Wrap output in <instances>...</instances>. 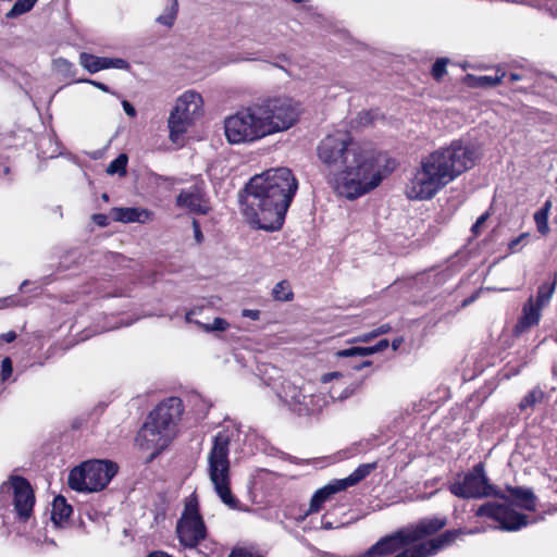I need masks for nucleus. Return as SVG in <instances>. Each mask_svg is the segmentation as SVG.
I'll return each mask as SVG.
<instances>
[{"label":"nucleus","instance_id":"f257e3e1","mask_svg":"<svg viewBox=\"0 0 557 557\" xmlns=\"http://www.w3.org/2000/svg\"><path fill=\"white\" fill-rule=\"evenodd\" d=\"M319 160L330 172H338L330 183L338 195L354 200L376 188L382 180L375 150L352 139L349 133L336 132L317 147Z\"/></svg>","mask_w":557,"mask_h":557},{"label":"nucleus","instance_id":"f03ea898","mask_svg":"<svg viewBox=\"0 0 557 557\" xmlns=\"http://www.w3.org/2000/svg\"><path fill=\"white\" fill-rule=\"evenodd\" d=\"M297 189L298 182L288 168L269 169L247 183L240 196L242 212L253 227L277 231Z\"/></svg>","mask_w":557,"mask_h":557},{"label":"nucleus","instance_id":"7ed1b4c3","mask_svg":"<svg viewBox=\"0 0 557 557\" xmlns=\"http://www.w3.org/2000/svg\"><path fill=\"white\" fill-rule=\"evenodd\" d=\"M478 158L476 149L469 141L455 139L423 157L420 166L407 185L406 195L411 200H430L459 175L472 169Z\"/></svg>","mask_w":557,"mask_h":557},{"label":"nucleus","instance_id":"20e7f679","mask_svg":"<svg viewBox=\"0 0 557 557\" xmlns=\"http://www.w3.org/2000/svg\"><path fill=\"white\" fill-rule=\"evenodd\" d=\"M232 432L222 430L213 437V445L208 455V473L214 491L221 502L231 509L238 508V499L231 492L230 444Z\"/></svg>","mask_w":557,"mask_h":557},{"label":"nucleus","instance_id":"39448f33","mask_svg":"<svg viewBox=\"0 0 557 557\" xmlns=\"http://www.w3.org/2000/svg\"><path fill=\"white\" fill-rule=\"evenodd\" d=\"M117 467L112 461L90 460L71 470L67 483L77 492H98L103 490L116 474Z\"/></svg>","mask_w":557,"mask_h":557},{"label":"nucleus","instance_id":"423d86ee","mask_svg":"<svg viewBox=\"0 0 557 557\" xmlns=\"http://www.w3.org/2000/svg\"><path fill=\"white\" fill-rule=\"evenodd\" d=\"M256 104L267 136L288 129L300 114L299 104L290 98H270Z\"/></svg>","mask_w":557,"mask_h":557},{"label":"nucleus","instance_id":"0eeeda50","mask_svg":"<svg viewBox=\"0 0 557 557\" xmlns=\"http://www.w3.org/2000/svg\"><path fill=\"white\" fill-rule=\"evenodd\" d=\"M224 131L227 141L233 145L252 143L267 136L256 103L226 117Z\"/></svg>","mask_w":557,"mask_h":557},{"label":"nucleus","instance_id":"6e6552de","mask_svg":"<svg viewBox=\"0 0 557 557\" xmlns=\"http://www.w3.org/2000/svg\"><path fill=\"white\" fill-rule=\"evenodd\" d=\"M448 490L454 496L463 499L507 498L503 491L490 483L482 462L476 463L462 479L450 483Z\"/></svg>","mask_w":557,"mask_h":557},{"label":"nucleus","instance_id":"1a4fd4ad","mask_svg":"<svg viewBox=\"0 0 557 557\" xmlns=\"http://www.w3.org/2000/svg\"><path fill=\"white\" fill-rule=\"evenodd\" d=\"M281 398L298 416H314L329 406L330 397L324 393H307L289 382L282 386Z\"/></svg>","mask_w":557,"mask_h":557},{"label":"nucleus","instance_id":"9d476101","mask_svg":"<svg viewBox=\"0 0 557 557\" xmlns=\"http://www.w3.org/2000/svg\"><path fill=\"white\" fill-rule=\"evenodd\" d=\"M176 532L180 542L186 548L194 549L202 540H205L207 529L202 517L198 511L197 504L189 502L185 505L182 517L176 525Z\"/></svg>","mask_w":557,"mask_h":557},{"label":"nucleus","instance_id":"9b49d317","mask_svg":"<svg viewBox=\"0 0 557 557\" xmlns=\"http://www.w3.org/2000/svg\"><path fill=\"white\" fill-rule=\"evenodd\" d=\"M0 493L13 494V505L21 521L29 519L35 505V495L29 482L20 475H11L0 486Z\"/></svg>","mask_w":557,"mask_h":557},{"label":"nucleus","instance_id":"f8f14e48","mask_svg":"<svg viewBox=\"0 0 557 557\" xmlns=\"http://www.w3.org/2000/svg\"><path fill=\"white\" fill-rule=\"evenodd\" d=\"M476 517H487L499 522L500 530L517 531L528 525V517L512 510L506 504H498L495 502H487L478 507L475 510Z\"/></svg>","mask_w":557,"mask_h":557},{"label":"nucleus","instance_id":"ddd939ff","mask_svg":"<svg viewBox=\"0 0 557 557\" xmlns=\"http://www.w3.org/2000/svg\"><path fill=\"white\" fill-rule=\"evenodd\" d=\"M172 438L173 436L169 432L162 430L161 426L147 417L135 441L141 450L151 451L149 460H152L169 446Z\"/></svg>","mask_w":557,"mask_h":557},{"label":"nucleus","instance_id":"4468645a","mask_svg":"<svg viewBox=\"0 0 557 557\" xmlns=\"http://www.w3.org/2000/svg\"><path fill=\"white\" fill-rule=\"evenodd\" d=\"M184 411L183 403L178 397H169L161 401L149 414L148 418L156 422L162 430L174 435V429Z\"/></svg>","mask_w":557,"mask_h":557},{"label":"nucleus","instance_id":"2eb2a0df","mask_svg":"<svg viewBox=\"0 0 557 557\" xmlns=\"http://www.w3.org/2000/svg\"><path fill=\"white\" fill-rule=\"evenodd\" d=\"M175 205L194 214H207L209 211L206 193L199 184L183 188L175 199Z\"/></svg>","mask_w":557,"mask_h":557},{"label":"nucleus","instance_id":"dca6fc26","mask_svg":"<svg viewBox=\"0 0 557 557\" xmlns=\"http://www.w3.org/2000/svg\"><path fill=\"white\" fill-rule=\"evenodd\" d=\"M202 98L193 90L185 91L176 101L172 111L194 122L201 114Z\"/></svg>","mask_w":557,"mask_h":557},{"label":"nucleus","instance_id":"f3484780","mask_svg":"<svg viewBox=\"0 0 557 557\" xmlns=\"http://www.w3.org/2000/svg\"><path fill=\"white\" fill-rule=\"evenodd\" d=\"M542 317V308L534 304V298L531 296L522 306V312L513 326L512 333L515 336H520L531 327L540 323Z\"/></svg>","mask_w":557,"mask_h":557},{"label":"nucleus","instance_id":"a211bd4d","mask_svg":"<svg viewBox=\"0 0 557 557\" xmlns=\"http://www.w3.org/2000/svg\"><path fill=\"white\" fill-rule=\"evenodd\" d=\"M447 524L445 517H430L421 519L416 525L406 528L410 540L413 543L422 539L433 535Z\"/></svg>","mask_w":557,"mask_h":557},{"label":"nucleus","instance_id":"6ab92c4d","mask_svg":"<svg viewBox=\"0 0 557 557\" xmlns=\"http://www.w3.org/2000/svg\"><path fill=\"white\" fill-rule=\"evenodd\" d=\"M345 490L346 488L341 482V479L333 480L325 486L319 488L313 494L310 500L309 509L307 510L306 515L318 512L321 509L322 504L330 499L332 495Z\"/></svg>","mask_w":557,"mask_h":557},{"label":"nucleus","instance_id":"aec40b11","mask_svg":"<svg viewBox=\"0 0 557 557\" xmlns=\"http://www.w3.org/2000/svg\"><path fill=\"white\" fill-rule=\"evenodd\" d=\"M506 490L509 493V496L506 495L505 500H511V503L524 510L533 511L536 508V496L534 495L531 488L521 487V486H507Z\"/></svg>","mask_w":557,"mask_h":557},{"label":"nucleus","instance_id":"412c9836","mask_svg":"<svg viewBox=\"0 0 557 557\" xmlns=\"http://www.w3.org/2000/svg\"><path fill=\"white\" fill-rule=\"evenodd\" d=\"M462 533V529L447 530L430 541L422 542L428 557L434 556L441 549L451 545Z\"/></svg>","mask_w":557,"mask_h":557},{"label":"nucleus","instance_id":"4be33fe9","mask_svg":"<svg viewBox=\"0 0 557 557\" xmlns=\"http://www.w3.org/2000/svg\"><path fill=\"white\" fill-rule=\"evenodd\" d=\"M112 219L122 223H145L151 218V212L140 208H113Z\"/></svg>","mask_w":557,"mask_h":557},{"label":"nucleus","instance_id":"5701e85b","mask_svg":"<svg viewBox=\"0 0 557 557\" xmlns=\"http://www.w3.org/2000/svg\"><path fill=\"white\" fill-rule=\"evenodd\" d=\"M389 345L387 339H381L375 345L369 347H349L345 349H341L336 352L338 358H351V357H367L373 355L375 352L383 351Z\"/></svg>","mask_w":557,"mask_h":557},{"label":"nucleus","instance_id":"b1692460","mask_svg":"<svg viewBox=\"0 0 557 557\" xmlns=\"http://www.w3.org/2000/svg\"><path fill=\"white\" fill-rule=\"evenodd\" d=\"M188 119H184L180 114L172 111L168 120V126L170 129V139L174 144H178L183 138V135L187 132L188 127L193 124Z\"/></svg>","mask_w":557,"mask_h":557},{"label":"nucleus","instance_id":"393cba45","mask_svg":"<svg viewBox=\"0 0 557 557\" xmlns=\"http://www.w3.org/2000/svg\"><path fill=\"white\" fill-rule=\"evenodd\" d=\"M72 511L73 509L66 503V499L63 496H57L52 503L51 520L57 525L61 524L70 518Z\"/></svg>","mask_w":557,"mask_h":557},{"label":"nucleus","instance_id":"a878e982","mask_svg":"<svg viewBox=\"0 0 557 557\" xmlns=\"http://www.w3.org/2000/svg\"><path fill=\"white\" fill-rule=\"evenodd\" d=\"M377 468V462L362 463L355 469L347 478L341 479L345 488L354 486L364 480L373 470Z\"/></svg>","mask_w":557,"mask_h":557},{"label":"nucleus","instance_id":"bb28decb","mask_svg":"<svg viewBox=\"0 0 557 557\" xmlns=\"http://www.w3.org/2000/svg\"><path fill=\"white\" fill-rule=\"evenodd\" d=\"M79 63L89 73H97L101 70L109 69L107 57H96L87 52L79 54Z\"/></svg>","mask_w":557,"mask_h":557},{"label":"nucleus","instance_id":"cd10ccee","mask_svg":"<svg viewBox=\"0 0 557 557\" xmlns=\"http://www.w3.org/2000/svg\"><path fill=\"white\" fill-rule=\"evenodd\" d=\"M505 76H506L505 72H502L498 69L496 71L495 75H481V76L468 75V79L471 82L470 86H472V87L487 88V87L497 86Z\"/></svg>","mask_w":557,"mask_h":557},{"label":"nucleus","instance_id":"c85d7f7f","mask_svg":"<svg viewBox=\"0 0 557 557\" xmlns=\"http://www.w3.org/2000/svg\"><path fill=\"white\" fill-rule=\"evenodd\" d=\"M556 281L552 283H543L539 286L536 298L534 299V304H536L540 308H544L547 306L555 293Z\"/></svg>","mask_w":557,"mask_h":557},{"label":"nucleus","instance_id":"c756f323","mask_svg":"<svg viewBox=\"0 0 557 557\" xmlns=\"http://www.w3.org/2000/svg\"><path fill=\"white\" fill-rule=\"evenodd\" d=\"M272 296L277 301H290L294 298L290 284L283 280L278 282L272 289Z\"/></svg>","mask_w":557,"mask_h":557},{"label":"nucleus","instance_id":"7c9ffc66","mask_svg":"<svg viewBox=\"0 0 557 557\" xmlns=\"http://www.w3.org/2000/svg\"><path fill=\"white\" fill-rule=\"evenodd\" d=\"M128 158L125 153L119 154L113 161H111L107 168V173L110 175L117 174L124 176L126 174Z\"/></svg>","mask_w":557,"mask_h":557},{"label":"nucleus","instance_id":"2f4dec72","mask_svg":"<svg viewBox=\"0 0 557 557\" xmlns=\"http://www.w3.org/2000/svg\"><path fill=\"white\" fill-rule=\"evenodd\" d=\"M35 3L30 0H16L11 10L5 13L7 18H16L17 16L29 12Z\"/></svg>","mask_w":557,"mask_h":557},{"label":"nucleus","instance_id":"473e14b6","mask_svg":"<svg viewBox=\"0 0 557 557\" xmlns=\"http://www.w3.org/2000/svg\"><path fill=\"white\" fill-rule=\"evenodd\" d=\"M544 398V392L540 388L530 391L520 401L519 408L525 410L533 408L537 403H541Z\"/></svg>","mask_w":557,"mask_h":557},{"label":"nucleus","instance_id":"72a5a7b5","mask_svg":"<svg viewBox=\"0 0 557 557\" xmlns=\"http://www.w3.org/2000/svg\"><path fill=\"white\" fill-rule=\"evenodd\" d=\"M394 557H428L425 553V547L422 543L413 545L411 547H405L397 552Z\"/></svg>","mask_w":557,"mask_h":557},{"label":"nucleus","instance_id":"f704fd0d","mask_svg":"<svg viewBox=\"0 0 557 557\" xmlns=\"http://www.w3.org/2000/svg\"><path fill=\"white\" fill-rule=\"evenodd\" d=\"M176 12H177V1L173 0L169 13L159 15L157 17V22L164 26L171 27L174 23Z\"/></svg>","mask_w":557,"mask_h":557},{"label":"nucleus","instance_id":"c9c22d12","mask_svg":"<svg viewBox=\"0 0 557 557\" xmlns=\"http://www.w3.org/2000/svg\"><path fill=\"white\" fill-rule=\"evenodd\" d=\"M206 332L225 331L228 327V322L223 318H215L212 323L203 324L197 322Z\"/></svg>","mask_w":557,"mask_h":557},{"label":"nucleus","instance_id":"e433bc0d","mask_svg":"<svg viewBox=\"0 0 557 557\" xmlns=\"http://www.w3.org/2000/svg\"><path fill=\"white\" fill-rule=\"evenodd\" d=\"M534 221H535L537 231L542 235H546L549 231V227H548V222H547L548 216L545 215V211H536L534 214Z\"/></svg>","mask_w":557,"mask_h":557},{"label":"nucleus","instance_id":"4c0bfd02","mask_svg":"<svg viewBox=\"0 0 557 557\" xmlns=\"http://www.w3.org/2000/svg\"><path fill=\"white\" fill-rule=\"evenodd\" d=\"M27 302L25 300L20 299L15 295L7 296L3 298H0V309L10 308V307H16V306H26Z\"/></svg>","mask_w":557,"mask_h":557},{"label":"nucleus","instance_id":"58836bf2","mask_svg":"<svg viewBox=\"0 0 557 557\" xmlns=\"http://www.w3.org/2000/svg\"><path fill=\"white\" fill-rule=\"evenodd\" d=\"M446 59H437L432 66V75L435 79H441L446 73Z\"/></svg>","mask_w":557,"mask_h":557},{"label":"nucleus","instance_id":"ea45409f","mask_svg":"<svg viewBox=\"0 0 557 557\" xmlns=\"http://www.w3.org/2000/svg\"><path fill=\"white\" fill-rule=\"evenodd\" d=\"M12 371H13L12 361H11V359L9 357H5L1 361V376H2V380L3 381L8 380L11 376Z\"/></svg>","mask_w":557,"mask_h":557},{"label":"nucleus","instance_id":"a19ab883","mask_svg":"<svg viewBox=\"0 0 557 557\" xmlns=\"http://www.w3.org/2000/svg\"><path fill=\"white\" fill-rule=\"evenodd\" d=\"M109 69L128 70L129 63L121 58H108Z\"/></svg>","mask_w":557,"mask_h":557},{"label":"nucleus","instance_id":"79ce46f5","mask_svg":"<svg viewBox=\"0 0 557 557\" xmlns=\"http://www.w3.org/2000/svg\"><path fill=\"white\" fill-rule=\"evenodd\" d=\"M228 557H260V556L251 550H248L247 548H235L231 552Z\"/></svg>","mask_w":557,"mask_h":557},{"label":"nucleus","instance_id":"37998d69","mask_svg":"<svg viewBox=\"0 0 557 557\" xmlns=\"http://www.w3.org/2000/svg\"><path fill=\"white\" fill-rule=\"evenodd\" d=\"M529 236V233H522L520 234L518 237L513 238L512 240H510V243L508 244V248L510 249L511 252H516L519 250V245L522 243V240H524L527 237Z\"/></svg>","mask_w":557,"mask_h":557},{"label":"nucleus","instance_id":"c03bdc74","mask_svg":"<svg viewBox=\"0 0 557 557\" xmlns=\"http://www.w3.org/2000/svg\"><path fill=\"white\" fill-rule=\"evenodd\" d=\"M92 221L101 227H106L109 225V218L106 214L102 213H96L92 215Z\"/></svg>","mask_w":557,"mask_h":557},{"label":"nucleus","instance_id":"a18cd8bd","mask_svg":"<svg viewBox=\"0 0 557 557\" xmlns=\"http://www.w3.org/2000/svg\"><path fill=\"white\" fill-rule=\"evenodd\" d=\"M375 337H376V334L374 333V331H371L369 333H364L362 335L355 337L351 342L352 343H368Z\"/></svg>","mask_w":557,"mask_h":557},{"label":"nucleus","instance_id":"49530a36","mask_svg":"<svg viewBox=\"0 0 557 557\" xmlns=\"http://www.w3.org/2000/svg\"><path fill=\"white\" fill-rule=\"evenodd\" d=\"M260 314H261V312L259 310H256V309H244L242 311V315L243 317L251 319L253 321L259 320L260 319Z\"/></svg>","mask_w":557,"mask_h":557},{"label":"nucleus","instance_id":"de8ad7c7","mask_svg":"<svg viewBox=\"0 0 557 557\" xmlns=\"http://www.w3.org/2000/svg\"><path fill=\"white\" fill-rule=\"evenodd\" d=\"M488 218V214L487 213H484L482 214L481 216L478 218V220L475 221V223L472 225V228L471 231L478 235L480 233V227L485 223V221L487 220Z\"/></svg>","mask_w":557,"mask_h":557},{"label":"nucleus","instance_id":"09e8293b","mask_svg":"<svg viewBox=\"0 0 557 557\" xmlns=\"http://www.w3.org/2000/svg\"><path fill=\"white\" fill-rule=\"evenodd\" d=\"M78 83H87V84H90V85L97 87L98 89H100L104 92H109V87L106 84L97 82V81L86 78V79H79Z\"/></svg>","mask_w":557,"mask_h":557},{"label":"nucleus","instance_id":"8fccbe9b","mask_svg":"<svg viewBox=\"0 0 557 557\" xmlns=\"http://www.w3.org/2000/svg\"><path fill=\"white\" fill-rule=\"evenodd\" d=\"M193 227H194V234H195L196 242L201 243L203 239V235L201 233L200 225H199L198 221L193 220Z\"/></svg>","mask_w":557,"mask_h":557},{"label":"nucleus","instance_id":"3c124183","mask_svg":"<svg viewBox=\"0 0 557 557\" xmlns=\"http://www.w3.org/2000/svg\"><path fill=\"white\" fill-rule=\"evenodd\" d=\"M122 106H123V109L125 111V113L131 116V117H134L136 115V110L135 108L132 106L131 102H128L127 100H123L122 101Z\"/></svg>","mask_w":557,"mask_h":557},{"label":"nucleus","instance_id":"603ef678","mask_svg":"<svg viewBox=\"0 0 557 557\" xmlns=\"http://www.w3.org/2000/svg\"><path fill=\"white\" fill-rule=\"evenodd\" d=\"M16 338V333L14 331H9L0 335V339L5 343H12Z\"/></svg>","mask_w":557,"mask_h":557},{"label":"nucleus","instance_id":"864d4df0","mask_svg":"<svg viewBox=\"0 0 557 557\" xmlns=\"http://www.w3.org/2000/svg\"><path fill=\"white\" fill-rule=\"evenodd\" d=\"M352 391H349L348 388H346L342 394H339L338 396H335V394L333 393L332 395H330V400L331 399H345L347 397H349L351 395Z\"/></svg>","mask_w":557,"mask_h":557},{"label":"nucleus","instance_id":"5fc2aeb1","mask_svg":"<svg viewBox=\"0 0 557 557\" xmlns=\"http://www.w3.org/2000/svg\"><path fill=\"white\" fill-rule=\"evenodd\" d=\"M389 330H391L389 324H383V325L379 326L377 329H375L373 331H374V333L376 334V337H377V336H380L382 334L387 333Z\"/></svg>","mask_w":557,"mask_h":557},{"label":"nucleus","instance_id":"6e6d98bb","mask_svg":"<svg viewBox=\"0 0 557 557\" xmlns=\"http://www.w3.org/2000/svg\"><path fill=\"white\" fill-rule=\"evenodd\" d=\"M371 364H372V362L367 360V361H361V362L356 363V364H351V368L355 369V370H361L364 367H369Z\"/></svg>","mask_w":557,"mask_h":557},{"label":"nucleus","instance_id":"4d7b16f0","mask_svg":"<svg viewBox=\"0 0 557 557\" xmlns=\"http://www.w3.org/2000/svg\"><path fill=\"white\" fill-rule=\"evenodd\" d=\"M147 557H172L170 556L169 554L164 553V552H161V550H156V552H151L147 555Z\"/></svg>","mask_w":557,"mask_h":557},{"label":"nucleus","instance_id":"13d9d810","mask_svg":"<svg viewBox=\"0 0 557 557\" xmlns=\"http://www.w3.org/2000/svg\"><path fill=\"white\" fill-rule=\"evenodd\" d=\"M550 207H552V202L549 200H547L544 206L539 210V211H545V215L548 216V213H549V210H550Z\"/></svg>","mask_w":557,"mask_h":557},{"label":"nucleus","instance_id":"bf43d9fd","mask_svg":"<svg viewBox=\"0 0 557 557\" xmlns=\"http://www.w3.org/2000/svg\"><path fill=\"white\" fill-rule=\"evenodd\" d=\"M462 530H463L462 534H476V533H480L483 531L482 529H479V528H474V529H470V530L462 529Z\"/></svg>","mask_w":557,"mask_h":557},{"label":"nucleus","instance_id":"052dcab7","mask_svg":"<svg viewBox=\"0 0 557 557\" xmlns=\"http://www.w3.org/2000/svg\"><path fill=\"white\" fill-rule=\"evenodd\" d=\"M361 121H364V123H370L372 121V116L370 112H366L361 117Z\"/></svg>","mask_w":557,"mask_h":557},{"label":"nucleus","instance_id":"680f3d73","mask_svg":"<svg viewBox=\"0 0 557 557\" xmlns=\"http://www.w3.org/2000/svg\"><path fill=\"white\" fill-rule=\"evenodd\" d=\"M401 342H403V339H401V338L394 339V341L392 342L393 350H397V349H398V347L400 346Z\"/></svg>","mask_w":557,"mask_h":557},{"label":"nucleus","instance_id":"e2e57ef3","mask_svg":"<svg viewBox=\"0 0 557 557\" xmlns=\"http://www.w3.org/2000/svg\"><path fill=\"white\" fill-rule=\"evenodd\" d=\"M521 79V75L517 74V73H510L509 74V81L510 82H517V81H520Z\"/></svg>","mask_w":557,"mask_h":557},{"label":"nucleus","instance_id":"0e129e2a","mask_svg":"<svg viewBox=\"0 0 557 557\" xmlns=\"http://www.w3.org/2000/svg\"><path fill=\"white\" fill-rule=\"evenodd\" d=\"M194 313H195V311H194V310H190V311H188V312L186 313L185 319H186V321H187V322H191V321H193V320H191V315H193Z\"/></svg>","mask_w":557,"mask_h":557},{"label":"nucleus","instance_id":"69168bd1","mask_svg":"<svg viewBox=\"0 0 557 557\" xmlns=\"http://www.w3.org/2000/svg\"><path fill=\"white\" fill-rule=\"evenodd\" d=\"M58 62H59L60 64H62V65L67 66V67H71V66H72V64H71L70 62H67L66 60H64V59H60Z\"/></svg>","mask_w":557,"mask_h":557},{"label":"nucleus","instance_id":"338daca9","mask_svg":"<svg viewBox=\"0 0 557 557\" xmlns=\"http://www.w3.org/2000/svg\"><path fill=\"white\" fill-rule=\"evenodd\" d=\"M101 199H102L103 201H109V195H108L107 193H103V194L101 195Z\"/></svg>","mask_w":557,"mask_h":557},{"label":"nucleus","instance_id":"774afa93","mask_svg":"<svg viewBox=\"0 0 557 557\" xmlns=\"http://www.w3.org/2000/svg\"><path fill=\"white\" fill-rule=\"evenodd\" d=\"M10 173V168L8 165L3 166V174L8 175Z\"/></svg>","mask_w":557,"mask_h":557}]
</instances>
